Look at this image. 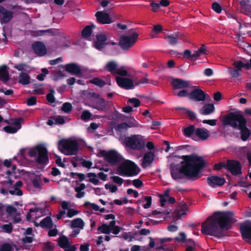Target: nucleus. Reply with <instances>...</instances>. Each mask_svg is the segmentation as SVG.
I'll return each instance as SVG.
<instances>
[{"label": "nucleus", "mask_w": 251, "mask_h": 251, "mask_svg": "<svg viewBox=\"0 0 251 251\" xmlns=\"http://www.w3.org/2000/svg\"><path fill=\"white\" fill-rule=\"evenodd\" d=\"M92 27L95 28V25H91L86 26L82 30L81 35L83 37H88L90 36L92 33Z\"/></svg>", "instance_id": "nucleus-42"}, {"label": "nucleus", "mask_w": 251, "mask_h": 251, "mask_svg": "<svg viewBox=\"0 0 251 251\" xmlns=\"http://www.w3.org/2000/svg\"><path fill=\"white\" fill-rule=\"evenodd\" d=\"M116 222L111 221L109 224H102L98 227V230L104 234H109L112 232L114 234H118L120 231V227L115 225Z\"/></svg>", "instance_id": "nucleus-10"}, {"label": "nucleus", "mask_w": 251, "mask_h": 251, "mask_svg": "<svg viewBox=\"0 0 251 251\" xmlns=\"http://www.w3.org/2000/svg\"><path fill=\"white\" fill-rule=\"evenodd\" d=\"M49 126L54 125H63V117L62 116H55L51 117L47 121Z\"/></svg>", "instance_id": "nucleus-34"}, {"label": "nucleus", "mask_w": 251, "mask_h": 251, "mask_svg": "<svg viewBox=\"0 0 251 251\" xmlns=\"http://www.w3.org/2000/svg\"><path fill=\"white\" fill-rule=\"evenodd\" d=\"M240 230L243 239L251 244V223L242 225Z\"/></svg>", "instance_id": "nucleus-17"}, {"label": "nucleus", "mask_w": 251, "mask_h": 251, "mask_svg": "<svg viewBox=\"0 0 251 251\" xmlns=\"http://www.w3.org/2000/svg\"><path fill=\"white\" fill-rule=\"evenodd\" d=\"M172 84L174 88V91H177L178 89H185L189 87H194L193 86H190L189 81L179 78L173 79L172 81Z\"/></svg>", "instance_id": "nucleus-18"}, {"label": "nucleus", "mask_w": 251, "mask_h": 251, "mask_svg": "<svg viewBox=\"0 0 251 251\" xmlns=\"http://www.w3.org/2000/svg\"><path fill=\"white\" fill-rule=\"evenodd\" d=\"M144 199L147 203L144 205L143 207L145 208H148L151 206V197L146 196L145 197Z\"/></svg>", "instance_id": "nucleus-62"}, {"label": "nucleus", "mask_w": 251, "mask_h": 251, "mask_svg": "<svg viewBox=\"0 0 251 251\" xmlns=\"http://www.w3.org/2000/svg\"><path fill=\"white\" fill-rule=\"evenodd\" d=\"M207 182L211 187H216L224 185L225 183V179L217 176H212L208 177Z\"/></svg>", "instance_id": "nucleus-23"}, {"label": "nucleus", "mask_w": 251, "mask_h": 251, "mask_svg": "<svg viewBox=\"0 0 251 251\" xmlns=\"http://www.w3.org/2000/svg\"><path fill=\"white\" fill-rule=\"evenodd\" d=\"M19 71H26L29 67L25 63H19L14 66Z\"/></svg>", "instance_id": "nucleus-50"}, {"label": "nucleus", "mask_w": 251, "mask_h": 251, "mask_svg": "<svg viewBox=\"0 0 251 251\" xmlns=\"http://www.w3.org/2000/svg\"><path fill=\"white\" fill-rule=\"evenodd\" d=\"M233 67H228L230 75L234 77H237L240 75V72L245 65L241 61H236L233 63Z\"/></svg>", "instance_id": "nucleus-15"}, {"label": "nucleus", "mask_w": 251, "mask_h": 251, "mask_svg": "<svg viewBox=\"0 0 251 251\" xmlns=\"http://www.w3.org/2000/svg\"><path fill=\"white\" fill-rule=\"evenodd\" d=\"M54 90L51 89L50 90V93L46 95V99L49 102L52 103L55 102V98L54 96Z\"/></svg>", "instance_id": "nucleus-48"}, {"label": "nucleus", "mask_w": 251, "mask_h": 251, "mask_svg": "<svg viewBox=\"0 0 251 251\" xmlns=\"http://www.w3.org/2000/svg\"><path fill=\"white\" fill-rule=\"evenodd\" d=\"M196 128L194 126H190L183 129L184 135L188 137H191L194 140Z\"/></svg>", "instance_id": "nucleus-35"}, {"label": "nucleus", "mask_w": 251, "mask_h": 251, "mask_svg": "<svg viewBox=\"0 0 251 251\" xmlns=\"http://www.w3.org/2000/svg\"><path fill=\"white\" fill-rule=\"evenodd\" d=\"M86 176L89 178V179L88 180L89 182H91L95 185H98L100 183V181L98 178V176L96 174L89 173L87 174Z\"/></svg>", "instance_id": "nucleus-41"}, {"label": "nucleus", "mask_w": 251, "mask_h": 251, "mask_svg": "<svg viewBox=\"0 0 251 251\" xmlns=\"http://www.w3.org/2000/svg\"><path fill=\"white\" fill-rule=\"evenodd\" d=\"M138 37V34L136 32L130 36H123L120 40V45L124 50H128L136 43Z\"/></svg>", "instance_id": "nucleus-9"}, {"label": "nucleus", "mask_w": 251, "mask_h": 251, "mask_svg": "<svg viewBox=\"0 0 251 251\" xmlns=\"http://www.w3.org/2000/svg\"><path fill=\"white\" fill-rule=\"evenodd\" d=\"M174 94L179 97H189V93L188 90L183 89L179 91H174Z\"/></svg>", "instance_id": "nucleus-47"}, {"label": "nucleus", "mask_w": 251, "mask_h": 251, "mask_svg": "<svg viewBox=\"0 0 251 251\" xmlns=\"http://www.w3.org/2000/svg\"><path fill=\"white\" fill-rule=\"evenodd\" d=\"M76 250L75 245H71L68 238L64 236V251H75Z\"/></svg>", "instance_id": "nucleus-37"}, {"label": "nucleus", "mask_w": 251, "mask_h": 251, "mask_svg": "<svg viewBox=\"0 0 251 251\" xmlns=\"http://www.w3.org/2000/svg\"><path fill=\"white\" fill-rule=\"evenodd\" d=\"M223 123L224 125L240 129L241 138L243 141L247 140L250 136V130L246 127V119L241 114L231 113L224 117Z\"/></svg>", "instance_id": "nucleus-3"}, {"label": "nucleus", "mask_w": 251, "mask_h": 251, "mask_svg": "<svg viewBox=\"0 0 251 251\" xmlns=\"http://www.w3.org/2000/svg\"><path fill=\"white\" fill-rule=\"evenodd\" d=\"M105 188L111 193L116 192L118 189V188L116 185L111 184H106L105 185Z\"/></svg>", "instance_id": "nucleus-56"}, {"label": "nucleus", "mask_w": 251, "mask_h": 251, "mask_svg": "<svg viewBox=\"0 0 251 251\" xmlns=\"http://www.w3.org/2000/svg\"><path fill=\"white\" fill-rule=\"evenodd\" d=\"M18 82L23 85H26L30 82V76L25 72H21L19 75Z\"/></svg>", "instance_id": "nucleus-33"}, {"label": "nucleus", "mask_w": 251, "mask_h": 251, "mask_svg": "<svg viewBox=\"0 0 251 251\" xmlns=\"http://www.w3.org/2000/svg\"><path fill=\"white\" fill-rule=\"evenodd\" d=\"M184 57L187 59H190L191 60H195L193 57V54H192L191 50H184Z\"/></svg>", "instance_id": "nucleus-59"}, {"label": "nucleus", "mask_w": 251, "mask_h": 251, "mask_svg": "<svg viewBox=\"0 0 251 251\" xmlns=\"http://www.w3.org/2000/svg\"><path fill=\"white\" fill-rule=\"evenodd\" d=\"M240 4L243 10L247 13L251 12V0H241Z\"/></svg>", "instance_id": "nucleus-38"}, {"label": "nucleus", "mask_w": 251, "mask_h": 251, "mask_svg": "<svg viewBox=\"0 0 251 251\" xmlns=\"http://www.w3.org/2000/svg\"><path fill=\"white\" fill-rule=\"evenodd\" d=\"M31 48L34 52L39 56H43L47 53V48L42 42H35L32 44Z\"/></svg>", "instance_id": "nucleus-14"}, {"label": "nucleus", "mask_w": 251, "mask_h": 251, "mask_svg": "<svg viewBox=\"0 0 251 251\" xmlns=\"http://www.w3.org/2000/svg\"><path fill=\"white\" fill-rule=\"evenodd\" d=\"M116 81L118 85L121 88L126 89H133L135 85L134 79L116 76Z\"/></svg>", "instance_id": "nucleus-12"}, {"label": "nucleus", "mask_w": 251, "mask_h": 251, "mask_svg": "<svg viewBox=\"0 0 251 251\" xmlns=\"http://www.w3.org/2000/svg\"><path fill=\"white\" fill-rule=\"evenodd\" d=\"M127 124L128 125V126L129 127L139 126V123L134 119L132 118H130L129 119Z\"/></svg>", "instance_id": "nucleus-55"}, {"label": "nucleus", "mask_w": 251, "mask_h": 251, "mask_svg": "<svg viewBox=\"0 0 251 251\" xmlns=\"http://www.w3.org/2000/svg\"><path fill=\"white\" fill-rule=\"evenodd\" d=\"M93 97L91 100V106L99 110L106 111L109 102L100 98L98 94H94Z\"/></svg>", "instance_id": "nucleus-11"}, {"label": "nucleus", "mask_w": 251, "mask_h": 251, "mask_svg": "<svg viewBox=\"0 0 251 251\" xmlns=\"http://www.w3.org/2000/svg\"><path fill=\"white\" fill-rule=\"evenodd\" d=\"M154 154L151 151L146 152L143 157L142 166L144 168H146L152 163L154 160Z\"/></svg>", "instance_id": "nucleus-26"}, {"label": "nucleus", "mask_w": 251, "mask_h": 251, "mask_svg": "<svg viewBox=\"0 0 251 251\" xmlns=\"http://www.w3.org/2000/svg\"><path fill=\"white\" fill-rule=\"evenodd\" d=\"M105 160L111 164H115L120 162L122 160V156L117 152L110 151L104 154Z\"/></svg>", "instance_id": "nucleus-19"}, {"label": "nucleus", "mask_w": 251, "mask_h": 251, "mask_svg": "<svg viewBox=\"0 0 251 251\" xmlns=\"http://www.w3.org/2000/svg\"><path fill=\"white\" fill-rule=\"evenodd\" d=\"M95 16L98 22L101 24H110L114 22L110 15L103 11L97 12Z\"/></svg>", "instance_id": "nucleus-16"}, {"label": "nucleus", "mask_w": 251, "mask_h": 251, "mask_svg": "<svg viewBox=\"0 0 251 251\" xmlns=\"http://www.w3.org/2000/svg\"><path fill=\"white\" fill-rule=\"evenodd\" d=\"M65 69L67 72L76 75H80L81 70L79 66L75 63H70L65 66Z\"/></svg>", "instance_id": "nucleus-25"}, {"label": "nucleus", "mask_w": 251, "mask_h": 251, "mask_svg": "<svg viewBox=\"0 0 251 251\" xmlns=\"http://www.w3.org/2000/svg\"><path fill=\"white\" fill-rule=\"evenodd\" d=\"M236 221L232 212H216L202 224L201 231L204 234L222 237Z\"/></svg>", "instance_id": "nucleus-1"}, {"label": "nucleus", "mask_w": 251, "mask_h": 251, "mask_svg": "<svg viewBox=\"0 0 251 251\" xmlns=\"http://www.w3.org/2000/svg\"><path fill=\"white\" fill-rule=\"evenodd\" d=\"M0 251H12V248L9 244H5L1 247Z\"/></svg>", "instance_id": "nucleus-64"}, {"label": "nucleus", "mask_w": 251, "mask_h": 251, "mask_svg": "<svg viewBox=\"0 0 251 251\" xmlns=\"http://www.w3.org/2000/svg\"><path fill=\"white\" fill-rule=\"evenodd\" d=\"M84 222L81 218H76L71 221L70 226L72 228L83 229L84 227Z\"/></svg>", "instance_id": "nucleus-32"}, {"label": "nucleus", "mask_w": 251, "mask_h": 251, "mask_svg": "<svg viewBox=\"0 0 251 251\" xmlns=\"http://www.w3.org/2000/svg\"><path fill=\"white\" fill-rule=\"evenodd\" d=\"M215 110L214 106L213 104L208 103L205 104L201 109V113L203 115H208L212 113Z\"/></svg>", "instance_id": "nucleus-36"}, {"label": "nucleus", "mask_w": 251, "mask_h": 251, "mask_svg": "<svg viewBox=\"0 0 251 251\" xmlns=\"http://www.w3.org/2000/svg\"><path fill=\"white\" fill-rule=\"evenodd\" d=\"M78 149L76 140L72 139L64 140V154L67 155L75 154Z\"/></svg>", "instance_id": "nucleus-8"}, {"label": "nucleus", "mask_w": 251, "mask_h": 251, "mask_svg": "<svg viewBox=\"0 0 251 251\" xmlns=\"http://www.w3.org/2000/svg\"><path fill=\"white\" fill-rule=\"evenodd\" d=\"M85 189V185L83 183L80 184L79 186L75 188V191L76 192V197L77 198H81L85 195V192L83 190Z\"/></svg>", "instance_id": "nucleus-40"}, {"label": "nucleus", "mask_w": 251, "mask_h": 251, "mask_svg": "<svg viewBox=\"0 0 251 251\" xmlns=\"http://www.w3.org/2000/svg\"><path fill=\"white\" fill-rule=\"evenodd\" d=\"M207 49L206 47L204 45H202L201 48L199 49L198 50L196 51L193 54V58L195 59V60H196L198 57L201 56L203 54H207Z\"/></svg>", "instance_id": "nucleus-39"}, {"label": "nucleus", "mask_w": 251, "mask_h": 251, "mask_svg": "<svg viewBox=\"0 0 251 251\" xmlns=\"http://www.w3.org/2000/svg\"><path fill=\"white\" fill-rule=\"evenodd\" d=\"M1 228L3 230L8 233H11L13 230V226L11 223L2 225Z\"/></svg>", "instance_id": "nucleus-49"}, {"label": "nucleus", "mask_w": 251, "mask_h": 251, "mask_svg": "<svg viewBox=\"0 0 251 251\" xmlns=\"http://www.w3.org/2000/svg\"><path fill=\"white\" fill-rule=\"evenodd\" d=\"M64 210H66V212L64 211V214H66L67 216L69 218H72L76 215L79 212V211L77 210L70 208L68 202L65 201H64Z\"/></svg>", "instance_id": "nucleus-30"}, {"label": "nucleus", "mask_w": 251, "mask_h": 251, "mask_svg": "<svg viewBox=\"0 0 251 251\" xmlns=\"http://www.w3.org/2000/svg\"><path fill=\"white\" fill-rule=\"evenodd\" d=\"M148 75L146 74L145 75V77L144 78H142L141 80H137L136 78L134 79V84L135 85H138L140 84H145V83H148L149 82V79L148 78Z\"/></svg>", "instance_id": "nucleus-51"}, {"label": "nucleus", "mask_w": 251, "mask_h": 251, "mask_svg": "<svg viewBox=\"0 0 251 251\" xmlns=\"http://www.w3.org/2000/svg\"><path fill=\"white\" fill-rule=\"evenodd\" d=\"M28 155L31 157H36V161L39 164H46L49 161L48 150L43 144H38L31 149L28 152Z\"/></svg>", "instance_id": "nucleus-5"}, {"label": "nucleus", "mask_w": 251, "mask_h": 251, "mask_svg": "<svg viewBox=\"0 0 251 251\" xmlns=\"http://www.w3.org/2000/svg\"><path fill=\"white\" fill-rule=\"evenodd\" d=\"M117 172L122 176H133L137 175L140 169L133 162L126 160L117 167Z\"/></svg>", "instance_id": "nucleus-4"}, {"label": "nucleus", "mask_w": 251, "mask_h": 251, "mask_svg": "<svg viewBox=\"0 0 251 251\" xmlns=\"http://www.w3.org/2000/svg\"><path fill=\"white\" fill-rule=\"evenodd\" d=\"M6 65H3L0 68V80L3 83L7 82L9 79V72Z\"/></svg>", "instance_id": "nucleus-31"}, {"label": "nucleus", "mask_w": 251, "mask_h": 251, "mask_svg": "<svg viewBox=\"0 0 251 251\" xmlns=\"http://www.w3.org/2000/svg\"><path fill=\"white\" fill-rule=\"evenodd\" d=\"M177 35H170L165 37V39L171 44L175 45L177 42Z\"/></svg>", "instance_id": "nucleus-43"}, {"label": "nucleus", "mask_w": 251, "mask_h": 251, "mask_svg": "<svg viewBox=\"0 0 251 251\" xmlns=\"http://www.w3.org/2000/svg\"><path fill=\"white\" fill-rule=\"evenodd\" d=\"M13 12L8 11L3 6H0V21L1 23L7 24L13 18Z\"/></svg>", "instance_id": "nucleus-20"}, {"label": "nucleus", "mask_w": 251, "mask_h": 251, "mask_svg": "<svg viewBox=\"0 0 251 251\" xmlns=\"http://www.w3.org/2000/svg\"><path fill=\"white\" fill-rule=\"evenodd\" d=\"M24 118L22 117L12 119L13 125L15 126V127H16V128H18V130L21 128V124L24 121Z\"/></svg>", "instance_id": "nucleus-46"}, {"label": "nucleus", "mask_w": 251, "mask_h": 251, "mask_svg": "<svg viewBox=\"0 0 251 251\" xmlns=\"http://www.w3.org/2000/svg\"><path fill=\"white\" fill-rule=\"evenodd\" d=\"M184 161L181 162L180 169L171 164V174L175 180L182 179L186 176L193 180L200 177V170L203 167L204 162L202 158L197 155L183 156Z\"/></svg>", "instance_id": "nucleus-2"}, {"label": "nucleus", "mask_w": 251, "mask_h": 251, "mask_svg": "<svg viewBox=\"0 0 251 251\" xmlns=\"http://www.w3.org/2000/svg\"><path fill=\"white\" fill-rule=\"evenodd\" d=\"M41 181V177L38 176H36L31 178L32 183L35 188H39L40 187Z\"/></svg>", "instance_id": "nucleus-45"}, {"label": "nucleus", "mask_w": 251, "mask_h": 251, "mask_svg": "<svg viewBox=\"0 0 251 251\" xmlns=\"http://www.w3.org/2000/svg\"><path fill=\"white\" fill-rule=\"evenodd\" d=\"M188 207L187 204L184 202H180L176 209L173 213V217L175 220H177L181 216L185 215L187 210Z\"/></svg>", "instance_id": "nucleus-21"}, {"label": "nucleus", "mask_w": 251, "mask_h": 251, "mask_svg": "<svg viewBox=\"0 0 251 251\" xmlns=\"http://www.w3.org/2000/svg\"><path fill=\"white\" fill-rule=\"evenodd\" d=\"M39 225L43 228L51 229L54 226L52 220L50 216H47L42 220L39 223Z\"/></svg>", "instance_id": "nucleus-28"}, {"label": "nucleus", "mask_w": 251, "mask_h": 251, "mask_svg": "<svg viewBox=\"0 0 251 251\" xmlns=\"http://www.w3.org/2000/svg\"><path fill=\"white\" fill-rule=\"evenodd\" d=\"M4 130L8 133H15L18 130V128H16L15 126H7L3 127Z\"/></svg>", "instance_id": "nucleus-52"}, {"label": "nucleus", "mask_w": 251, "mask_h": 251, "mask_svg": "<svg viewBox=\"0 0 251 251\" xmlns=\"http://www.w3.org/2000/svg\"><path fill=\"white\" fill-rule=\"evenodd\" d=\"M91 114L88 111H84L81 115V119L83 120H88L90 119Z\"/></svg>", "instance_id": "nucleus-58"}, {"label": "nucleus", "mask_w": 251, "mask_h": 251, "mask_svg": "<svg viewBox=\"0 0 251 251\" xmlns=\"http://www.w3.org/2000/svg\"><path fill=\"white\" fill-rule=\"evenodd\" d=\"M128 102L130 104H133L135 107H138L140 104V101L137 98L129 99L128 100Z\"/></svg>", "instance_id": "nucleus-57"}, {"label": "nucleus", "mask_w": 251, "mask_h": 251, "mask_svg": "<svg viewBox=\"0 0 251 251\" xmlns=\"http://www.w3.org/2000/svg\"><path fill=\"white\" fill-rule=\"evenodd\" d=\"M26 104L28 106H33L36 104L37 99L35 96H31L26 100Z\"/></svg>", "instance_id": "nucleus-53"}, {"label": "nucleus", "mask_w": 251, "mask_h": 251, "mask_svg": "<svg viewBox=\"0 0 251 251\" xmlns=\"http://www.w3.org/2000/svg\"><path fill=\"white\" fill-rule=\"evenodd\" d=\"M180 237H176V240L177 242H180L182 243H186L187 241L186 236L184 232H180L179 233Z\"/></svg>", "instance_id": "nucleus-54"}, {"label": "nucleus", "mask_w": 251, "mask_h": 251, "mask_svg": "<svg viewBox=\"0 0 251 251\" xmlns=\"http://www.w3.org/2000/svg\"><path fill=\"white\" fill-rule=\"evenodd\" d=\"M226 166L233 175H238L242 173L241 165L238 161L228 160Z\"/></svg>", "instance_id": "nucleus-13"}, {"label": "nucleus", "mask_w": 251, "mask_h": 251, "mask_svg": "<svg viewBox=\"0 0 251 251\" xmlns=\"http://www.w3.org/2000/svg\"><path fill=\"white\" fill-rule=\"evenodd\" d=\"M209 136V133L207 129L204 128H196L194 140H205Z\"/></svg>", "instance_id": "nucleus-24"}, {"label": "nucleus", "mask_w": 251, "mask_h": 251, "mask_svg": "<svg viewBox=\"0 0 251 251\" xmlns=\"http://www.w3.org/2000/svg\"><path fill=\"white\" fill-rule=\"evenodd\" d=\"M189 98L197 101H203L205 98L204 92L200 89H195L189 95Z\"/></svg>", "instance_id": "nucleus-22"}, {"label": "nucleus", "mask_w": 251, "mask_h": 251, "mask_svg": "<svg viewBox=\"0 0 251 251\" xmlns=\"http://www.w3.org/2000/svg\"><path fill=\"white\" fill-rule=\"evenodd\" d=\"M89 82L100 87H102L106 84L103 80L98 77L94 78L90 80Z\"/></svg>", "instance_id": "nucleus-44"}, {"label": "nucleus", "mask_w": 251, "mask_h": 251, "mask_svg": "<svg viewBox=\"0 0 251 251\" xmlns=\"http://www.w3.org/2000/svg\"><path fill=\"white\" fill-rule=\"evenodd\" d=\"M6 211L8 214L12 215L17 211V209L12 205H8L6 207Z\"/></svg>", "instance_id": "nucleus-63"}, {"label": "nucleus", "mask_w": 251, "mask_h": 251, "mask_svg": "<svg viewBox=\"0 0 251 251\" xmlns=\"http://www.w3.org/2000/svg\"><path fill=\"white\" fill-rule=\"evenodd\" d=\"M125 144L132 149L140 150L145 146V139L141 135H132L126 137Z\"/></svg>", "instance_id": "nucleus-6"}, {"label": "nucleus", "mask_w": 251, "mask_h": 251, "mask_svg": "<svg viewBox=\"0 0 251 251\" xmlns=\"http://www.w3.org/2000/svg\"><path fill=\"white\" fill-rule=\"evenodd\" d=\"M104 69L111 73L113 75H118L123 76L127 75V72L124 67L119 68L117 63L114 61L108 62L104 66Z\"/></svg>", "instance_id": "nucleus-7"}, {"label": "nucleus", "mask_w": 251, "mask_h": 251, "mask_svg": "<svg viewBox=\"0 0 251 251\" xmlns=\"http://www.w3.org/2000/svg\"><path fill=\"white\" fill-rule=\"evenodd\" d=\"M60 68H63V65H61L58 66V68H51L52 72V78L54 81H57L63 77V72L61 71Z\"/></svg>", "instance_id": "nucleus-29"}, {"label": "nucleus", "mask_w": 251, "mask_h": 251, "mask_svg": "<svg viewBox=\"0 0 251 251\" xmlns=\"http://www.w3.org/2000/svg\"><path fill=\"white\" fill-rule=\"evenodd\" d=\"M72 110V104L69 102L64 103V112L69 113Z\"/></svg>", "instance_id": "nucleus-61"}, {"label": "nucleus", "mask_w": 251, "mask_h": 251, "mask_svg": "<svg viewBox=\"0 0 251 251\" xmlns=\"http://www.w3.org/2000/svg\"><path fill=\"white\" fill-rule=\"evenodd\" d=\"M97 40L95 43V47L98 50H101L106 44L104 42L107 40V36L103 33L97 35Z\"/></svg>", "instance_id": "nucleus-27"}, {"label": "nucleus", "mask_w": 251, "mask_h": 251, "mask_svg": "<svg viewBox=\"0 0 251 251\" xmlns=\"http://www.w3.org/2000/svg\"><path fill=\"white\" fill-rule=\"evenodd\" d=\"M212 9L217 13H220L222 11V8L217 2H214L212 5Z\"/></svg>", "instance_id": "nucleus-60"}]
</instances>
